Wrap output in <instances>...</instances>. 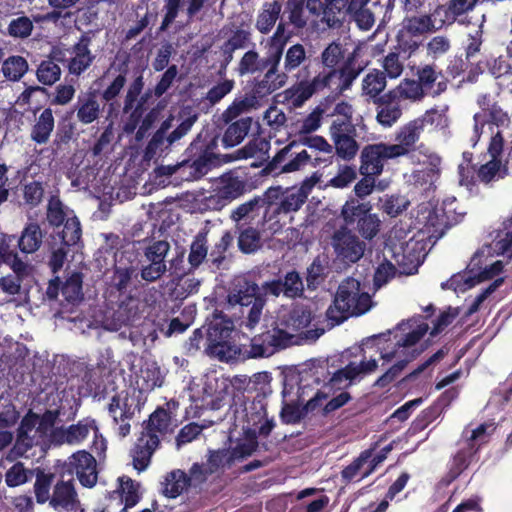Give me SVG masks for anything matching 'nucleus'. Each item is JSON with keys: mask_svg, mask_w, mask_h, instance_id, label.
Listing matches in <instances>:
<instances>
[{"mask_svg": "<svg viewBox=\"0 0 512 512\" xmlns=\"http://www.w3.org/2000/svg\"><path fill=\"white\" fill-rule=\"evenodd\" d=\"M344 49L340 43H330L321 53L322 69L311 80L302 79L298 85H293L287 92L294 107H301L313 95L332 89L342 93L348 90L362 72L357 65L355 55L349 54L345 59Z\"/></svg>", "mask_w": 512, "mask_h": 512, "instance_id": "obj_1", "label": "nucleus"}, {"mask_svg": "<svg viewBox=\"0 0 512 512\" xmlns=\"http://www.w3.org/2000/svg\"><path fill=\"white\" fill-rule=\"evenodd\" d=\"M128 63L123 61L117 67L110 65L99 77L95 83L102 87L107 83L106 87L99 92L98 90H88L86 93L78 96L75 105L76 117L78 121L84 125L93 123L99 118L101 107L99 98L106 104H109L110 111L113 108L114 101L121 94L127 83Z\"/></svg>", "mask_w": 512, "mask_h": 512, "instance_id": "obj_2", "label": "nucleus"}, {"mask_svg": "<svg viewBox=\"0 0 512 512\" xmlns=\"http://www.w3.org/2000/svg\"><path fill=\"white\" fill-rule=\"evenodd\" d=\"M371 307V297L361 292L360 281L347 277L338 286L334 299L326 310L331 326L340 325L351 316L366 313Z\"/></svg>", "mask_w": 512, "mask_h": 512, "instance_id": "obj_3", "label": "nucleus"}, {"mask_svg": "<svg viewBox=\"0 0 512 512\" xmlns=\"http://www.w3.org/2000/svg\"><path fill=\"white\" fill-rule=\"evenodd\" d=\"M280 62V51L276 54H272L269 51L268 55L264 58H260L259 53L253 49L243 54L237 68L239 75L264 72L262 78H256L254 81L252 87L254 98H264L276 91L274 78Z\"/></svg>", "mask_w": 512, "mask_h": 512, "instance_id": "obj_4", "label": "nucleus"}, {"mask_svg": "<svg viewBox=\"0 0 512 512\" xmlns=\"http://www.w3.org/2000/svg\"><path fill=\"white\" fill-rule=\"evenodd\" d=\"M218 138L219 136L212 132H200L185 151L187 159L178 166L169 167V173L172 174L186 164H190L193 171L187 179H197L206 174L208 170L219 164Z\"/></svg>", "mask_w": 512, "mask_h": 512, "instance_id": "obj_5", "label": "nucleus"}, {"mask_svg": "<svg viewBox=\"0 0 512 512\" xmlns=\"http://www.w3.org/2000/svg\"><path fill=\"white\" fill-rule=\"evenodd\" d=\"M235 336L237 341L234 345L235 353H231V361L268 357L286 348L283 342L285 334L276 331L272 323L254 337L241 332L235 333Z\"/></svg>", "mask_w": 512, "mask_h": 512, "instance_id": "obj_6", "label": "nucleus"}, {"mask_svg": "<svg viewBox=\"0 0 512 512\" xmlns=\"http://www.w3.org/2000/svg\"><path fill=\"white\" fill-rule=\"evenodd\" d=\"M265 303L259 286L245 277L236 279L227 295L228 308L239 306L242 315L247 314L246 320L240 325L249 330L254 329L259 323Z\"/></svg>", "mask_w": 512, "mask_h": 512, "instance_id": "obj_7", "label": "nucleus"}, {"mask_svg": "<svg viewBox=\"0 0 512 512\" xmlns=\"http://www.w3.org/2000/svg\"><path fill=\"white\" fill-rule=\"evenodd\" d=\"M205 326L207 354L219 361L230 362L237 341L233 321L222 311L215 310L211 317L207 318Z\"/></svg>", "mask_w": 512, "mask_h": 512, "instance_id": "obj_8", "label": "nucleus"}, {"mask_svg": "<svg viewBox=\"0 0 512 512\" xmlns=\"http://www.w3.org/2000/svg\"><path fill=\"white\" fill-rule=\"evenodd\" d=\"M370 201H359V199L349 197L341 207L340 219L341 227L358 233L364 240L374 239L381 228V220L378 214L372 212Z\"/></svg>", "mask_w": 512, "mask_h": 512, "instance_id": "obj_9", "label": "nucleus"}, {"mask_svg": "<svg viewBox=\"0 0 512 512\" xmlns=\"http://www.w3.org/2000/svg\"><path fill=\"white\" fill-rule=\"evenodd\" d=\"M282 67L275 72L276 90L284 87L290 76L296 78L294 85H298L302 79L311 80L310 58L305 47L300 43L291 45L284 53Z\"/></svg>", "mask_w": 512, "mask_h": 512, "instance_id": "obj_10", "label": "nucleus"}, {"mask_svg": "<svg viewBox=\"0 0 512 512\" xmlns=\"http://www.w3.org/2000/svg\"><path fill=\"white\" fill-rule=\"evenodd\" d=\"M107 410L113 423L118 425V436L125 438L131 431L130 420L134 418L136 412L141 410L140 391L129 392L126 390L116 393L110 399Z\"/></svg>", "mask_w": 512, "mask_h": 512, "instance_id": "obj_11", "label": "nucleus"}, {"mask_svg": "<svg viewBox=\"0 0 512 512\" xmlns=\"http://www.w3.org/2000/svg\"><path fill=\"white\" fill-rule=\"evenodd\" d=\"M347 227L339 226L331 236V246L336 261L344 266L357 263L364 255L366 244Z\"/></svg>", "mask_w": 512, "mask_h": 512, "instance_id": "obj_12", "label": "nucleus"}, {"mask_svg": "<svg viewBox=\"0 0 512 512\" xmlns=\"http://www.w3.org/2000/svg\"><path fill=\"white\" fill-rule=\"evenodd\" d=\"M480 111L473 116L474 127L473 137L475 143L480 138L483 128L487 124L495 125L498 128H506L510 124V117L501 106L494 101L490 94H482L477 99Z\"/></svg>", "mask_w": 512, "mask_h": 512, "instance_id": "obj_13", "label": "nucleus"}, {"mask_svg": "<svg viewBox=\"0 0 512 512\" xmlns=\"http://www.w3.org/2000/svg\"><path fill=\"white\" fill-rule=\"evenodd\" d=\"M314 319L315 315L309 306L297 305L287 314L277 317L272 325L276 331L285 334L283 342L287 348L291 345L293 337L308 328Z\"/></svg>", "mask_w": 512, "mask_h": 512, "instance_id": "obj_14", "label": "nucleus"}, {"mask_svg": "<svg viewBox=\"0 0 512 512\" xmlns=\"http://www.w3.org/2000/svg\"><path fill=\"white\" fill-rule=\"evenodd\" d=\"M350 0H306L310 15L331 29H339L346 22V7Z\"/></svg>", "mask_w": 512, "mask_h": 512, "instance_id": "obj_15", "label": "nucleus"}, {"mask_svg": "<svg viewBox=\"0 0 512 512\" xmlns=\"http://www.w3.org/2000/svg\"><path fill=\"white\" fill-rule=\"evenodd\" d=\"M300 146H306L314 151L328 154L329 158L332 157L333 146L330 145L323 136L310 134L297 135V139L291 141L276 153V155L264 168V172H274L275 169L286 160L288 153L293 149H298Z\"/></svg>", "mask_w": 512, "mask_h": 512, "instance_id": "obj_16", "label": "nucleus"}, {"mask_svg": "<svg viewBox=\"0 0 512 512\" xmlns=\"http://www.w3.org/2000/svg\"><path fill=\"white\" fill-rule=\"evenodd\" d=\"M144 86V77L142 73H140L129 84L124 96L122 111L124 114H129V116L124 123L123 130L127 134L135 132L137 127L141 124L144 112L146 111L141 108V105L136 106V101L144 90Z\"/></svg>", "mask_w": 512, "mask_h": 512, "instance_id": "obj_17", "label": "nucleus"}, {"mask_svg": "<svg viewBox=\"0 0 512 512\" xmlns=\"http://www.w3.org/2000/svg\"><path fill=\"white\" fill-rule=\"evenodd\" d=\"M330 136L338 157L349 161L357 155L359 144L356 141L357 131L353 123L331 124Z\"/></svg>", "mask_w": 512, "mask_h": 512, "instance_id": "obj_18", "label": "nucleus"}, {"mask_svg": "<svg viewBox=\"0 0 512 512\" xmlns=\"http://www.w3.org/2000/svg\"><path fill=\"white\" fill-rule=\"evenodd\" d=\"M397 158L391 147L386 143L366 145L360 155V173L380 175L383 172L384 162L388 159Z\"/></svg>", "mask_w": 512, "mask_h": 512, "instance_id": "obj_19", "label": "nucleus"}, {"mask_svg": "<svg viewBox=\"0 0 512 512\" xmlns=\"http://www.w3.org/2000/svg\"><path fill=\"white\" fill-rule=\"evenodd\" d=\"M91 432H98V424L93 417L88 416L76 424L54 429L51 437L60 444L78 445L84 442Z\"/></svg>", "mask_w": 512, "mask_h": 512, "instance_id": "obj_20", "label": "nucleus"}, {"mask_svg": "<svg viewBox=\"0 0 512 512\" xmlns=\"http://www.w3.org/2000/svg\"><path fill=\"white\" fill-rule=\"evenodd\" d=\"M457 447L456 452L452 454L448 462V470L442 478V483L445 485L454 482L472 463L479 459L476 448L465 444L461 440L457 442Z\"/></svg>", "mask_w": 512, "mask_h": 512, "instance_id": "obj_21", "label": "nucleus"}, {"mask_svg": "<svg viewBox=\"0 0 512 512\" xmlns=\"http://www.w3.org/2000/svg\"><path fill=\"white\" fill-rule=\"evenodd\" d=\"M69 471L75 473L82 486L91 488L97 482V463L92 454L80 450L69 457Z\"/></svg>", "mask_w": 512, "mask_h": 512, "instance_id": "obj_22", "label": "nucleus"}, {"mask_svg": "<svg viewBox=\"0 0 512 512\" xmlns=\"http://www.w3.org/2000/svg\"><path fill=\"white\" fill-rule=\"evenodd\" d=\"M159 445V435L142 430L131 449L133 467L139 472L144 471L149 466L151 457Z\"/></svg>", "mask_w": 512, "mask_h": 512, "instance_id": "obj_23", "label": "nucleus"}, {"mask_svg": "<svg viewBox=\"0 0 512 512\" xmlns=\"http://www.w3.org/2000/svg\"><path fill=\"white\" fill-rule=\"evenodd\" d=\"M424 129V119H414L402 126L396 134V144H389L396 157H401L414 151L415 144Z\"/></svg>", "mask_w": 512, "mask_h": 512, "instance_id": "obj_24", "label": "nucleus"}, {"mask_svg": "<svg viewBox=\"0 0 512 512\" xmlns=\"http://www.w3.org/2000/svg\"><path fill=\"white\" fill-rule=\"evenodd\" d=\"M92 37L89 33H83L79 40L71 47L73 57L68 62L69 73L80 76L95 61L94 55L90 49Z\"/></svg>", "mask_w": 512, "mask_h": 512, "instance_id": "obj_25", "label": "nucleus"}, {"mask_svg": "<svg viewBox=\"0 0 512 512\" xmlns=\"http://www.w3.org/2000/svg\"><path fill=\"white\" fill-rule=\"evenodd\" d=\"M483 256V253L476 252L471 258L467 267L470 275L465 278L464 289H470L476 284L486 280H491L503 271L504 266L500 260L483 267Z\"/></svg>", "mask_w": 512, "mask_h": 512, "instance_id": "obj_26", "label": "nucleus"}, {"mask_svg": "<svg viewBox=\"0 0 512 512\" xmlns=\"http://www.w3.org/2000/svg\"><path fill=\"white\" fill-rule=\"evenodd\" d=\"M80 504L74 480H59L53 487L49 505L58 512H70Z\"/></svg>", "mask_w": 512, "mask_h": 512, "instance_id": "obj_27", "label": "nucleus"}, {"mask_svg": "<svg viewBox=\"0 0 512 512\" xmlns=\"http://www.w3.org/2000/svg\"><path fill=\"white\" fill-rule=\"evenodd\" d=\"M80 405V400L74 398L73 404L70 405L68 410H65V407L62 405L55 410H46L42 415H39L38 426L35 434L45 436L48 432H52V429L60 416H63V420L66 422L73 421L77 416Z\"/></svg>", "mask_w": 512, "mask_h": 512, "instance_id": "obj_28", "label": "nucleus"}, {"mask_svg": "<svg viewBox=\"0 0 512 512\" xmlns=\"http://www.w3.org/2000/svg\"><path fill=\"white\" fill-rule=\"evenodd\" d=\"M374 104L377 105L376 119L384 127H391L402 116L400 101L389 91L375 99Z\"/></svg>", "mask_w": 512, "mask_h": 512, "instance_id": "obj_29", "label": "nucleus"}, {"mask_svg": "<svg viewBox=\"0 0 512 512\" xmlns=\"http://www.w3.org/2000/svg\"><path fill=\"white\" fill-rule=\"evenodd\" d=\"M17 236L4 235L0 241V264L8 265L18 277L28 275V265L16 252Z\"/></svg>", "mask_w": 512, "mask_h": 512, "instance_id": "obj_30", "label": "nucleus"}, {"mask_svg": "<svg viewBox=\"0 0 512 512\" xmlns=\"http://www.w3.org/2000/svg\"><path fill=\"white\" fill-rule=\"evenodd\" d=\"M439 75H441V72H437L433 65H425L417 69L416 81L426 96L435 98L447 90L446 79L437 82Z\"/></svg>", "mask_w": 512, "mask_h": 512, "instance_id": "obj_31", "label": "nucleus"}, {"mask_svg": "<svg viewBox=\"0 0 512 512\" xmlns=\"http://www.w3.org/2000/svg\"><path fill=\"white\" fill-rule=\"evenodd\" d=\"M479 0H449L446 5H439L434 16H440L439 26L453 24L457 18L472 10Z\"/></svg>", "mask_w": 512, "mask_h": 512, "instance_id": "obj_32", "label": "nucleus"}, {"mask_svg": "<svg viewBox=\"0 0 512 512\" xmlns=\"http://www.w3.org/2000/svg\"><path fill=\"white\" fill-rule=\"evenodd\" d=\"M55 128V119L51 108H45L38 117L30 130V139L38 144L48 143L50 136Z\"/></svg>", "mask_w": 512, "mask_h": 512, "instance_id": "obj_33", "label": "nucleus"}, {"mask_svg": "<svg viewBox=\"0 0 512 512\" xmlns=\"http://www.w3.org/2000/svg\"><path fill=\"white\" fill-rule=\"evenodd\" d=\"M306 0H287L285 3L282 18L291 25L294 30L304 29L309 21V12L307 13Z\"/></svg>", "mask_w": 512, "mask_h": 512, "instance_id": "obj_34", "label": "nucleus"}, {"mask_svg": "<svg viewBox=\"0 0 512 512\" xmlns=\"http://www.w3.org/2000/svg\"><path fill=\"white\" fill-rule=\"evenodd\" d=\"M225 124L227 128L222 137V145L225 148H231L240 144L247 136L252 125V118L245 116Z\"/></svg>", "mask_w": 512, "mask_h": 512, "instance_id": "obj_35", "label": "nucleus"}, {"mask_svg": "<svg viewBox=\"0 0 512 512\" xmlns=\"http://www.w3.org/2000/svg\"><path fill=\"white\" fill-rule=\"evenodd\" d=\"M64 53L60 50H53L51 56L43 60L37 69V79L44 85L51 86L60 79L61 69L56 61H62Z\"/></svg>", "mask_w": 512, "mask_h": 512, "instance_id": "obj_36", "label": "nucleus"}, {"mask_svg": "<svg viewBox=\"0 0 512 512\" xmlns=\"http://www.w3.org/2000/svg\"><path fill=\"white\" fill-rule=\"evenodd\" d=\"M264 206L265 199L260 196H255L234 209L230 217L236 223L237 229H240L242 221H244L243 224H251L252 220L260 215Z\"/></svg>", "mask_w": 512, "mask_h": 512, "instance_id": "obj_37", "label": "nucleus"}, {"mask_svg": "<svg viewBox=\"0 0 512 512\" xmlns=\"http://www.w3.org/2000/svg\"><path fill=\"white\" fill-rule=\"evenodd\" d=\"M370 0H350L346 7V19L352 18L362 30H369L375 23L374 14L367 8Z\"/></svg>", "mask_w": 512, "mask_h": 512, "instance_id": "obj_38", "label": "nucleus"}, {"mask_svg": "<svg viewBox=\"0 0 512 512\" xmlns=\"http://www.w3.org/2000/svg\"><path fill=\"white\" fill-rule=\"evenodd\" d=\"M43 239V233L38 223H27L21 232L20 237H17V245L22 253L30 254L37 251Z\"/></svg>", "mask_w": 512, "mask_h": 512, "instance_id": "obj_39", "label": "nucleus"}, {"mask_svg": "<svg viewBox=\"0 0 512 512\" xmlns=\"http://www.w3.org/2000/svg\"><path fill=\"white\" fill-rule=\"evenodd\" d=\"M246 191V183L239 177L230 176L223 181L221 187L218 188L215 196L217 198V204L221 207L227 205L232 200L240 197Z\"/></svg>", "mask_w": 512, "mask_h": 512, "instance_id": "obj_40", "label": "nucleus"}, {"mask_svg": "<svg viewBox=\"0 0 512 512\" xmlns=\"http://www.w3.org/2000/svg\"><path fill=\"white\" fill-rule=\"evenodd\" d=\"M440 16H434V12L431 15H420L406 17L403 21L404 29L413 36L422 35L427 32L434 31L441 28L439 26Z\"/></svg>", "mask_w": 512, "mask_h": 512, "instance_id": "obj_41", "label": "nucleus"}, {"mask_svg": "<svg viewBox=\"0 0 512 512\" xmlns=\"http://www.w3.org/2000/svg\"><path fill=\"white\" fill-rule=\"evenodd\" d=\"M288 156L291 157V160L284 165L281 163L275 170L281 168L280 171L283 173L295 172L306 167L307 165H310L311 167H317L322 162H326L328 160L317 156L312 158V156L304 149L301 151L293 149L288 153L287 157Z\"/></svg>", "mask_w": 512, "mask_h": 512, "instance_id": "obj_42", "label": "nucleus"}, {"mask_svg": "<svg viewBox=\"0 0 512 512\" xmlns=\"http://www.w3.org/2000/svg\"><path fill=\"white\" fill-rule=\"evenodd\" d=\"M270 393V388H268V391L265 388H261V390L256 393L253 400L245 406V417L249 424L256 425L266 418V398Z\"/></svg>", "mask_w": 512, "mask_h": 512, "instance_id": "obj_43", "label": "nucleus"}, {"mask_svg": "<svg viewBox=\"0 0 512 512\" xmlns=\"http://www.w3.org/2000/svg\"><path fill=\"white\" fill-rule=\"evenodd\" d=\"M281 10L282 4L280 1L265 2L256 20L257 30L262 34L269 33L279 19Z\"/></svg>", "mask_w": 512, "mask_h": 512, "instance_id": "obj_44", "label": "nucleus"}, {"mask_svg": "<svg viewBox=\"0 0 512 512\" xmlns=\"http://www.w3.org/2000/svg\"><path fill=\"white\" fill-rule=\"evenodd\" d=\"M208 239L207 232H198L190 244L188 263L190 270L197 269L205 260L208 262Z\"/></svg>", "mask_w": 512, "mask_h": 512, "instance_id": "obj_45", "label": "nucleus"}, {"mask_svg": "<svg viewBox=\"0 0 512 512\" xmlns=\"http://www.w3.org/2000/svg\"><path fill=\"white\" fill-rule=\"evenodd\" d=\"M353 370L350 368L349 363L334 372L326 371L323 374V378L316 377V382L323 383L325 386H329L331 389H342L348 387L353 381Z\"/></svg>", "mask_w": 512, "mask_h": 512, "instance_id": "obj_46", "label": "nucleus"}, {"mask_svg": "<svg viewBox=\"0 0 512 512\" xmlns=\"http://www.w3.org/2000/svg\"><path fill=\"white\" fill-rule=\"evenodd\" d=\"M34 494L38 504H44L50 501V489L53 484L55 475L51 472H45L42 468H35Z\"/></svg>", "mask_w": 512, "mask_h": 512, "instance_id": "obj_47", "label": "nucleus"}, {"mask_svg": "<svg viewBox=\"0 0 512 512\" xmlns=\"http://www.w3.org/2000/svg\"><path fill=\"white\" fill-rule=\"evenodd\" d=\"M189 486L190 478L188 475L181 470H174L165 477L163 493L170 498H176Z\"/></svg>", "mask_w": 512, "mask_h": 512, "instance_id": "obj_48", "label": "nucleus"}, {"mask_svg": "<svg viewBox=\"0 0 512 512\" xmlns=\"http://www.w3.org/2000/svg\"><path fill=\"white\" fill-rule=\"evenodd\" d=\"M260 228L248 226L239 229L237 244L239 250L244 254H253L262 247Z\"/></svg>", "mask_w": 512, "mask_h": 512, "instance_id": "obj_49", "label": "nucleus"}, {"mask_svg": "<svg viewBox=\"0 0 512 512\" xmlns=\"http://www.w3.org/2000/svg\"><path fill=\"white\" fill-rule=\"evenodd\" d=\"M399 100L421 101L426 95L416 79H403L397 87L389 90Z\"/></svg>", "mask_w": 512, "mask_h": 512, "instance_id": "obj_50", "label": "nucleus"}, {"mask_svg": "<svg viewBox=\"0 0 512 512\" xmlns=\"http://www.w3.org/2000/svg\"><path fill=\"white\" fill-rule=\"evenodd\" d=\"M234 242V235L230 231H225L218 242L214 244L209 252L208 262L211 267L220 269L226 260V252Z\"/></svg>", "mask_w": 512, "mask_h": 512, "instance_id": "obj_51", "label": "nucleus"}, {"mask_svg": "<svg viewBox=\"0 0 512 512\" xmlns=\"http://www.w3.org/2000/svg\"><path fill=\"white\" fill-rule=\"evenodd\" d=\"M494 250L498 255L512 258V215L503 221L494 240Z\"/></svg>", "mask_w": 512, "mask_h": 512, "instance_id": "obj_52", "label": "nucleus"}, {"mask_svg": "<svg viewBox=\"0 0 512 512\" xmlns=\"http://www.w3.org/2000/svg\"><path fill=\"white\" fill-rule=\"evenodd\" d=\"M494 430L495 427H493V424L482 423L473 429L469 436L467 435L466 430L463 431L462 438L460 440L465 444L476 448V451L479 453L481 447L489 442L490 436Z\"/></svg>", "mask_w": 512, "mask_h": 512, "instance_id": "obj_53", "label": "nucleus"}, {"mask_svg": "<svg viewBox=\"0 0 512 512\" xmlns=\"http://www.w3.org/2000/svg\"><path fill=\"white\" fill-rule=\"evenodd\" d=\"M23 204L29 209L38 207L44 198L45 189L43 182L32 180L26 182L21 187Z\"/></svg>", "mask_w": 512, "mask_h": 512, "instance_id": "obj_54", "label": "nucleus"}, {"mask_svg": "<svg viewBox=\"0 0 512 512\" xmlns=\"http://www.w3.org/2000/svg\"><path fill=\"white\" fill-rule=\"evenodd\" d=\"M35 469H28L24 463H14L5 473V483L8 487H18L32 480Z\"/></svg>", "mask_w": 512, "mask_h": 512, "instance_id": "obj_55", "label": "nucleus"}, {"mask_svg": "<svg viewBox=\"0 0 512 512\" xmlns=\"http://www.w3.org/2000/svg\"><path fill=\"white\" fill-rule=\"evenodd\" d=\"M259 98H254V94L251 91V96H245L241 98H235L234 101L227 107L222 113L221 120L224 123H230L232 120H238V117L247 112L254 106V102Z\"/></svg>", "mask_w": 512, "mask_h": 512, "instance_id": "obj_56", "label": "nucleus"}, {"mask_svg": "<svg viewBox=\"0 0 512 512\" xmlns=\"http://www.w3.org/2000/svg\"><path fill=\"white\" fill-rule=\"evenodd\" d=\"M137 275L136 266H123L121 260L119 264H114V271L111 278V285L119 293H125L129 287L133 276Z\"/></svg>", "mask_w": 512, "mask_h": 512, "instance_id": "obj_57", "label": "nucleus"}, {"mask_svg": "<svg viewBox=\"0 0 512 512\" xmlns=\"http://www.w3.org/2000/svg\"><path fill=\"white\" fill-rule=\"evenodd\" d=\"M171 422L170 414L164 408H157L150 416L148 421L143 423V431L149 433L164 434Z\"/></svg>", "mask_w": 512, "mask_h": 512, "instance_id": "obj_58", "label": "nucleus"}, {"mask_svg": "<svg viewBox=\"0 0 512 512\" xmlns=\"http://www.w3.org/2000/svg\"><path fill=\"white\" fill-rule=\"evenodd\" d=\"M386 87V76L383 72L375 71L372 73H368L362 82V91L363 94L369 96L370 98L377 99L380 97V93Z\"/></svg>", "mask_w": 512, "mask_h": 512, "instance_id": "obj_59", "label": "nucleus"}, {"mask_svg": "<svg viewBox=\"0 0 512 512\" xmlns=\"http://www.w3.org/2000/svg\"><path fill=\"white\" fill-rule=\"evenodd\" d=\"M64 227L59 233L62 245L66 247L76 245L82 236V228L79 219L76 216L68 217L63 223Z\"/></svg>", "mask_w": 512, "mask_h": 512, "instance_id": "obj_60", "label": "nucleus"}, {"mask_svg": "<svg viewBox=\"0 0 512 512\" xmlns=\"http://www.w3.org/2000/svg\"><path fill=\"white\" fill-rule=\"evenodd\" d=\"M118 481V490L121 491V498L125 505L123 511H125L126 508L134 507L139 502V485L128 476H122L118 479Z\"/></svg>", "mask_w": 512, "mask_h": 512, "instance_id": "obj_61", "label": "nucleus"}, {"mask_svg": "<svg viewBox=\"0 0 512 512\" xmlns=\"http://www.w3.org/2000/svg\"><path fill=\"white\" fill-rule=\"evenodd\" d=\"M28 70V63L22 56H10L2 65L4 76L11 81L20 80Z\"/></svg>", "mask_w": 512, "mask_h": 512, "instance_id": "obj_62", "label": "nucleus"}, {"mask_svg": "<svg viewBox=\"0 0 512 512\" xmlns=\"http://www.w3.org/2000/svg\"><path fill=\"white\" fill-rule=\"evenodd\" d=\"M140 380H142L141 387L143 390H153L163 384V377L161 370L156 363H146L140 369Z\"/></svg>", "mask_w": 512, "mask_h": 512, "instance_id": "obj_63", "label": "nucleus"}, {"mask_svg": "<svg viewBox=\"0 0 512 512\" xmlns=\"http://www.w3.org/2000/svg\"><path fill=\"white\" fill-rule=\"evenodd\" d=\"M61 293L69 303L80 301L83 297L82 275L80 273H73L64 283H62Z\"/></svg>", "mask_w": 512, "mask_h": 512, "instance_id": "obj_64", "label": "nucleus"}]
</instances>
